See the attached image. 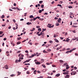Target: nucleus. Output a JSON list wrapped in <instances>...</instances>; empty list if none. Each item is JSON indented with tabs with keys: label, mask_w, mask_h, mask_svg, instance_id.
Segmentation results:
<instances>
[{
	"label": "nucleus",
	"mask_w": 78,
	"mask_h": 78,
	"mask_svg": "<svg viewBox=\"0 0 78 78\" xmlns=\"http://www.w3.org/2000/svg\"><path fill=\"white\" fill-rule=\"evenodd\" d=\"M31 24H32V23L31 22H28L27 23V24L28 25H31Z\"/></svg>",
	"instance_id": "0eeeda50"
},
{
	"label": "nucleus",
	"mask_w": 78,
	"mask_h": 78,
	"mask_svg": "<svg viewBox=\"0 0 78 78\" xmlns=\"http://www.w3.org/2000/svg\"><path fill=\"white\" fill-rule=\"evenodd\" d=\"M36 72H37V70H35L34 71V74H36Z\"/></svg>",
	"instance_id": "a211bd4d"
},
{
	"label": "nucleus",
	"mask_w": 78,
	"mask_h": 78,
	"mask_svg": "<svg viewBox=\"0 0 78 78\" xmlns=\"http://www.w3.org/2000/svg\"><path fill=\"white\" fill-rule=\"evenodd\" d=\"M11 9H16L17 7L16 8V7L12 8Z\"/></svg>",
	"instance_id": "c85d7f7f"
},
{
	"label": "nucleus",
	"mask_w": 78,
	"mask_h": 78,
	"mask_svg": "<svg viewBox=\"0 0 78 78\" xmlns=\"http://www.w3.org/2000/svg\"><path fill=\"white\" fill-rule=\"evenodd\" d=\"M26 40H24V41H22V42H26Z\"/></svg>",
	"instance_id": "e2e57ef3"
},
{
	"label": "nucleus",
	"mask_w": 78,
	"mask_h": 78,
	"mask_svg": "<svg viewBox=\"0 0 78 78\" xmlns=\"http://www.w3.org/2000/svg\"><path fill=\"white\" fill-rule=\"evenodd\" d=\"M30 18H34V16L33 15H31L29 16Z\"/></svg>",
	"instance_id": "6ab92c4d"
},
{
	"label": "nucleus",
	"mask_w": 78,
	"mask_h": 78,
	"mask_svg": "<svg viewBox=\"0 0 78 78\" xmlns=\"http://www.w3.org/2000/svg\"><path fill=\"white\" fill-rule=\"evenodd\" d=\"M56 37V34H54V37Z\"/></svg>",
	"instance_id": "3c124183"
},
{
	"label": "nucleus",
	"mask_w": 78,
	"mask_h": 78,
	"mask_svg": "<svg viewBox=\"0 0 78 78\" xmlns=\"http://www.w3.org/2000/svg\"><path fill=\"white\" fill-rule=\"evenodd\" d=\"M67 63H64V66H66V65H67Z\"/></svg>",
	"instance_id": "0e129e2a"
},
{
	"label": "nucleus",
	"mask_w": 78,
	"mask_h": 78,
	"mask_svg": "<svg viewBox=\"0 0 78 78\" xmlns=\"http://www.w3.org/2000/svg\"><path fill=\"white\" fill-rule=\"evenodd\" d=\"M51 51V50L50 49H48V51Z\"/></svg>",
	"instance_id": "5fc2aeb1"
},
{
	"label": "nucleus",
	"mask_w": 78,
	"mask_h": 78,
	"mask_svg": "<svg viewBox=\"0 0 78 78\" xmlns=\"http://www.w3.org/2000/svg\"><path fill=\"white\" fill-rule=\"evenodd\" d=\"M21 60L19 59L18 60V62H20V61H21Z\"/></svg>",
	"instance_id": "338daca9"
},
{
	"label": "nucleus",
	"mask_w": 78,
	"mask_h": 78,
	"mask_svg": "<svg viewBox=\"0 0 78 78\" xmlns=\"http://www.w3.org/2000/svg\"><path fill=\"white\" fill-rule=\"evenodd\" d=\"M47 70V69H44L43 70V72H46Z\"/></svg>",
	"instance_id": "dca6fc26"
},
{
	"label": "nucleus",
	"mask_w": 78,
	"mask_h": 78,
	"mask_svg": "<svg viewBox=\"0 0 78 78\" xmlns=\"http://www.w3.org/2000/svg\"><path fill=\"white\" fill-rule=\"evenodd\" d=\"M21 52L20 51H18L17 52V53H20Z\"/></svg>",
	"instance_id": "de8ad7c7"
},
{
	"label": "nucleus",
	"mask_w": 78,
	"mask_h": 78,
	"mask_svg": "<svg viewBox=\"0 0 78 78\" xmlns=\"http://www.w3.org/2000/svg\"><path fill=\"white\" fill-rule=\"evenodd\" d=\"M73 15V13H72V12H70L69 15L70 16H72Z\"/></svg>",
	"instance_id": "09e8293b"
},
{
	"label": "nucleus",
	"mask_w": 78,
	"mask_h": 78,
	"mask_svg": "<svg viewBox=\"0 0 78 78\" xmlns=\"http://www.w3.org/2000/svg\"><path fill=\"white\" fill-rule=\"evenodd\" d=\"M55 76H57V77H58V76H60V74L58 73L56 75H55Z\"/></svg>",
	"instance_id": "6e6552de"
},
{
	"label": "nucleus",
	"mask_w": 78,
	"mask_h": 78,
	"mask_svg": "<svg viewBox=\"0 0 78 78\" xmlns=\"http://www.w3.org/2000/svg\"><path fill=\"white\" fill-rule=\"evenodd\" d=\"M41 61L42 62H44V59H41Z\"/></svg>",
	"instance_id": "37998d69"
},
{
	"label": "nucleus",
	"mask_w": 78,
	"mask_h": 78,
	"mask_svg": "<svg viewBox=\"0 0 78 78\" xmlns=\"http://www.w3.org/2000/svg\"><path fill=\"white\" fill-rule=\"evenodd\" d=\"M63 75H67V74H69V73L65 72L63 73Z\"/></svg>",
	"instance_id": "9d476101"
},
{
	"label": "nucleus",
	"mask_w": 78,
	"mask_h": 78,
	"mask_svg": "<svg viewBox=\"0 0 78 78\" xmlns=\"http://www.w3.org/2000/svg\"><path fill=\"white\" fill-rule=\"evenodd\" d=\"M69 53H71V51L70 50L69 51H66V54H69Z\"/></svg>",
	"instance_id": "423d86ee"
},
{
	"label": "nucleus",
	"mask_w": 78,
	"mask_h": 78,
	"mask_svg": "<svg viewBox=\"0 0 78 78\" xmlns=\"http://www.w3.org/2000/svg\"><path fill=\"white\" fill-rule=\"evenodd\" d=\"M41 55V53H39L38 55H37V56H40Z\"/></svg>",
	"instance_id": "2f4dec72"
},
{
	"label": "nucleus",
	"mask_w": 78,
	"mask_h": 78,
	"mask_svg": "<svg viewBox=\"0 0 78 78\" xmlns=\"http://www.w3.org/2000/svg\"><path fill=\"white\" fill-rule=\"evenodd\" d=\"M75 55L76 56H78V53H75Z\"/></svg>",
	"instance_id": "13d9d810"
},
{
	"label": "nucleus",
	"mask_w": 78,
	"mask_h": 78,
	"mask_svg": "<svg viewBox=\"0 0 78 78\" xmlns=\"http://www.w3.org/2000/svg\"><path fill=\"white\" fill-rule=\"evenodd\" d=\"M15 62V63H17V62H18V59L16 60Z\"/></svg>",
	"instance_id": "a878e982"
},
{
	"label": "nucleus",
	"mask_w": 78,
	"mask_h": 78,
	"mask_svg": "<svg viewBox=\"0 0 78 78\" xmlns=\"http://www.w3.org/2000/svg\"><path fill=\"white\" fill-rule=\"evenodd\" d=\"M45 35V33H42L41 32V35L42 36H44Z\"/></svg>",
	"instance_id": "4be33fe9"
},
{
	"label": "nucleus",
	"mask_w": 78,
	"mask_h": 78,
	"mask_svg": "<svg viewBox=\"0 0 78 78\" xmlns=\"http://www.w3.org/2000/svg\"><path fill=\"white\" fill-rule=\"evenodd\" d=\"M55 42H57V43L59 42V41H58V40H57L56 39H55Z\"/></svg>",
	"instance_id": "aec40b11"
},
{
	"label": "nucleus",
	"mask_w": 78,
	"mask_h": 78,
	"mask_svg": "<svg viewBox=\"0 0 78 78\" xmlns=\"http://www.w3.org/2000/svg\"><path fill=\"white\" fill-rule=\"evenodd\" d=\"M43 53H47V52L46 51H45V50H44V51H43Z\"/></svg>",
	"instance_id": "49530a36"
},
{
	"label": "nucleus",
	"mask_w": 78,
	"mask_h": 78,
	"mask_svg": "<svg viewBox=\"0 0 78 78\" xmlns=\"http://www.w3.org/2000/svg\"><path fill=\"white\" fill-rule=\"evenodd\" d=\"M11 26H10L8 27V29H11Z\"/></svg>",
	"instance_id": "680f3d73"
},
{
	"label": "nucleus",
	"mask_w": 78,
	"mask_h": 78,
	"mask_svg": "<svg viewBox=\"0 0 78 78\" xmlns=\"http://www.w3.org/2000/svg\"><path fill=\"white\" fill-rule=\"evenodd\" d=\"M55 20H58V18L56 17H55Z\"/></svg>",
	"instance_id": "4d7b16f0"
},
{
	"label": "nucleus",
	"mask_w": 78,
	"mask_h": 78,
	"mask_svg": "<svg viewBox=\"0 0 78 78\" xmlns=\"http://www.w3.org/2000/svg\"><path fill=\"white\" fill-rule=\"evenodd\" d=\"M69 8H73V7L72 6H68Z\"/></svg>",
	"instance_id": "79ce46f5"
},
{
	"label": "nucleus",
	"mask_w": 78,
	"mask_h": 78,
	"mask_svg": "<svg viewBox=\"0 0 78 78\" xmlns=\"http://www.w3.org/2000/svg\"><path fill=\"white\" fill-rule=\"evenodd\" d=\"M57 6H60V7H62V5L60 4H58L57 5Z\"/></svg>",
	"instance_id": "f704fd0d"
},
{
	"label": "nucleus",
	"mask_w": 78,
	"mask_h": 78,
	"mask_svg": "<svg viewBox=\"0 0 78 78\" xmlns=\"http://www.w3.org/2000/svg\"><path fill=\"white\" fill-rule=\"evenodd\" d=\"M72 31L73 33H76V32H75V30H73Z\"/></svg>",
	"instance_id": "bf43d9fd"
},
{
	"label": "nucleus",
	"mask_w": 78,
	"mask_h": 78,
	"mask_svg": "<svg viewBox=\"0 0 78 78\" xmlns=\"http://www.w3.org/2000/svg\"><path fill=\"white\" fill-rule=\"evenodd\" d=\"M41 34H42V32H41L40 33V34H38V36H41Z\"/></svg>",
	"instance_id": "4c0bfd02"
},
{
	"label": "nucleus",
	"mask_w": 78,
	"mask_h": 78,
	"mask_svg": "<svg viewBox=\"0 0 78 78\" xmlns=\"http://www.w3.org/2000/svg\"><path fill=\"white\" fill-rule=\"evenodd\" d=\"M61 20H57V22H58V23H61Z\"/></svg>",
	"instance_id": "b1692460"
},
{
	"label": "nucleus",
	"mask_w": 78,
	"mask_h": 78,
	"mask_svg": "<svg viewBox=\"0 0 78 78\" xmlns=\"http://www.w3.org/2000/svg\"><path fill=\"white\" fill-rule=\"evenodd\" d=\"M17 73H18L17 75L18 76H19V75H20V74H21V72H19L18 71Z\"/></svg>",
	"instance_id": "9b49d317"
},
{
	"label": "nucleus",
	"mask_w": 78,
	"mask_h": 78,
	"mask_svg": "<svg viewBox=\"0 0 78 78\" xmlns=\"http://www.w3.org/2000/svg\"><path fill=\"white\" fill-rule=\"evenodd\" d=\"M70 77V76L69 74H67L66 75V76H65V78H69Z\"/></svg>",
	"instance_id": "20e7f679"
},
{
	"label": "nucleus",
	"mask_w": 78,
	"mask_h": 78,
	"mask_svg": "<svg viewBox=\"0 0 78 78\" xmlns=\"http://www.w3.org/2000/svg\"><path fill=\"white\" fill-rule=\"evenodd\" d=\"M45 46H46V48H47L49 47V45L48 44H47V45H45Z\"/></svg>",
	"instance_id": "7c9ffc66"
},
{
	"label": "nucleus",
	"mask_w": 78,
	"mask_h": 78,
	"mask_svg": "<svg viewBox=\"0 0 78 78\" xmlns=\"http://www.w3.org/2000/svg\"><path fill=\"white\" fill-rule=\"evenodd\" d=\"M36 28H40V26H37L36 27Z\"/></svg>",
	"instance_id": "864d4df0"
},
{
	"label": "nucleus",
	"mask_w": 78,
	"mask_h": 78,
	"mask_svg": "<svg viewBox=\"0 0 78 78\" xmlns=\"http://www.w3.org/2000/svg\"><path fill=\"white\" fill-rule=\"evenodd\" d=\"M5 35V34H3L1 35H0V37H2L3 36Z\"/></svg>",
	"instance_id": "412c9836"
},
{
	"label": "nucleus",
	"mask_w": 78,
	"mask_h": 78,
	"mask_svg": "<svg viewBox=\"0 0 78 78\" xmlns=\"http://www.w3.org/2000/svg\"><path fill=\"white\" fill-rule=\"evenodd\" d=\"M76 72H73V75H76Z\"/></svg>",
	"instance_id": "c756f323"
},
{
	"label": "nucleus",
	"mask_w": 78,
	"mask_h": 78,
	"mask_svg": "<svg viewBox=\"0 0 78 78\" xmlns=\"http://www.w3.org/2000/svg\"><path fill=\"white\" fill-rule=\"evenodd\" d=\"M44 31H46V29L45 28V29H43V31H41L42 33H43V32H44Z\"/></svg>",
	"instance_id": "ddd939ff"
},
{
	"label": "nucleus",
	"mask_w": 78,
	"mask_h": 78,
	"mask_svg": "<svg viewBox=\"0 0 78 78\" xmlns=\"http://www.w3.org/2000/svg\"><path fill=\"white\" fill-rule=\"evenodd\" d=\"M5 17V16L3 15L1 17V18L2 19H3Z\"/></svg>",
	"instance_id": "393cba45"
},
{
	"label": "nucleus",
	"mask_w": 78,
	"mask_h": 78,
	"mask_svg": "<svg viewBox=\"0 0 78 78\" xmlns=\"http://www.w3.org/2000/svg\"><path fill=\"white\" fill-rule=\"evenodd\" d=\"M15 76V74H12L10 75V76L11 77H12L13 76Z\"/></svg>",
	"instance_id": "f3484780"
},
{
	"label": "nucleus",
	"mask_w": 78,
	"mask_h": 78,
	"mask_svg": "<svg viewBox=\"0 0 78 78\" xmlns=\"http://www.w3.org/2000/svg\"><path fill=\"white\" fill-rule=\"evenodd\" d=\"M35 64H36L37 65H39L41 64V62H35Z\"/></svg>",
	"instance_id": "1a4fd4ad"
},
{
	"label": "nucleus",
	"mask_w": 78,
	"mask_h": 78,
	"mask_svg": "<svg viewBox=\"0 0 78 78\" xmlns=\"http://www.w3.org/2000/svg\"><path fill=\"white\" fill-rule=\"evenodd\" d=\"M55 25L56 26H59V23H56Z\"/></svg>",
	"instance_id": "2eb2a0df"
},
{
	"label": "nucleus",
	"mask_w": 78,
	"mask_h": 78,
	"mask_svg": "<svg viewBox=\"0 0 78 78\" xmlns=\"http://www.w3.org/2000/svg\"><path fill=\"white\" fill-rule=\"evenodd\" d=\"M25 52L27 53H28V50H26L25 51Z\"/></svg>",
	"instance_id": "a18cd8bd"
},
{
	"label": "nucleus",
	"mask_w": 78,
	"mask_h": 78,
	"mask_svg": "<svg viewBox=\"0 0 78 78\" xmlns=\"http://www.w3.org/2000/svg\"><path fill=\"white\" fill-rule=\"evenodd\" d=\"M26 73L27 74H30V72H29L28 71H27L26 72Z\"/></svg>",
	"instance_id": "ea45409f"
},
{
	"label": "nucleus",
	"mask_w": 78,
	"mask_h": 78,
	"mask_svg": "<svg viewBox=\"0 0 78 78\" xmlns=\"http://www.w3.org/2000/svg\"><path fill=\"white\" fill-rule=\"evenodd\" d=\"M70 50V48H69L66 49V50Z\"/></svg>",
	"instance_id": "603ef678"
},
{
	"label": "nucleus",
	"mask_w": 78,
	"mask_h": 78,
	"mask_svg": "<svg viewBox=\"0 0 78 78\" xmlns=\"http://www.w3.org/2000/svg\"><path fill=\"white\" fill-rule=\"evenodd\" d=\"M42 66L44 68H46V66H45V65L42 64Z\"/></svg>",
	"instance_id": "f8f14e48"
},
{
	"label": "nucleus",
	"mask_w": 78,
	"mask_h": 78,
	"mask_svg": "<svg viewBox=\"0 0 78 78\" xmlns=\"http://www.w3.org/2000/svg\"><path fill=\"white\" fill-rule=\"evenodd\" d=\"M47 27H48V28H53V27H54V25H52V26H51V24H48V25L47 26Z\"/></svg>",
	"instance_id": "f257e3e1"
},
{
	"label": "nucleus",
	"mask_w": 78,
	"mask_h": 78,
	"mask_svg": "<svg viewBox=\"0 0 78 78\" xmlns=\"http://www.w3.org/2000/svg\"><path fill=\"white\" fill-rule=\"evenodd\" d=\"M37 72L38 73H41V71H39V70L37 71Z\"/></svg>",
	"instance_id": "8fccbe9b"
},
{
	"label": "nucleus",
	"mask_w": 78,
	"mask_h": 78,
	"mask_svg": "<svg viewBox=\"0 0 78 78\" xmlns=\"http://www.w3.org/2000/svg\"><path fill=\"white\" fill-rule=\"evenodd\" d=\"M76 48H73L72 49H71L70 50V51H71V52H72V51H73L74 50H76Z\"/></svg>",
	"instance_id": "39448f33"
},
{
	"label": "nucleus",
	"mask_w": 78,
	"mask_h": 78,
	"mask_svg": "<svg viewBox=\"0 0 78 78\" xmlns=\"http://www.w3.org/2000/svg\"><path fill=\"white\" fill-rule=\"evenodd\" d=\"M39 13H41L42 12V10H40L39 11Z\"/></svg>",
	"instance_id": "a19ab883"
},
{
	"label": "nucleus",
	"mask_w": 78,
	"mask_h": 78,
	"mask_svg": "<svg viewBox=\"0 0 78 78\" xmlns=\"http://www.w3.org/2000/svg\"><path fill=\"white\" fill-rule=\"evenodd\" d=\"M4 41H6V38H5L3 39Z\"/></svg>",
	"instance_id": "774afa93"
},
{
	"label": "nucleus",
	"mask_w": 78,
	"mask_h": 78,
	"mask_svg": "<svg viewBox=\"0 0 78 78\" xmlns=\"http://www.w3.org/2000/svg\"><path fill=\"white\" fill-rule=\"evenodd\" d=\"M66 42H68V41H69V38H68L66 39Z\"/></svg>",
	"instance_id": "bb28decb"
},
{
	"label": "nucleus",
	"mask_w": 78,
	"mask_h": 78,
	"mask_svg": "<svg viewBox=\"0 0 78 78\" xmlns=\"http://www.w3.org/2000/svg\"><path fill=\"white\" fill-rule=\"evenodd\" d=\"M22 39V38L21 37H19L17 38V39L18 41H20V40Z\"/></svg>",
	"instance_id": "4468645a"
},
{
	"label": "nucleus",
	"mask_w": 78,
	"mask_h": 78,
	"mask_svg": "<svg viewBox=\"0 0 78 78\" xmlns=\"http://www.w3.org/2000/svg\"><path fill=\"white\" fill-rule=\"evenodd\" d=\"M59 62H64V61H63V60H59Z\"/></svg>",
	"instance_id": "58836bf2"
},
{
	"label": "nucleus",
	"mask_w": 78,
	"mask_h": 78,
	"mask_svg": "<svg viewBox=\"0 0 78 78\" xmlns=\"http://www.w3.org/2000/svg\"><path fill=\"white\" fill-rule=\"evenodd\" d=\"M66 48H63V49L62 50V51H64V50H65Z\"/></svg>",
	"instance_id": "69168bd1"
},
{
	"label": "nucleus",
	"mask_w": 78,
	"mask_h": 78,
	"mask_svg": "<svg viewBox=\"0 0 78 78\" xmlns=\"http://www.w3.org/2000/svg\"><path fill=\"white\" fill-rule=\"evenodd\" d=\"M44 5H41V8H44Z\"/></svg>",
	"instance_id": "e433bc0d"
},
{
	"label": "nucleus",
	"mask_w": 78,
	"mask_h": 78,
	"mask_svg": "<svg viewBox=\"0 0 78 78\" xmlns=\"http://www.w3.org/2000/svg\"><path fill=\"white\" fill-rule=\"evenodd\" d=\"M39 3H43V1H39Z\"/></svg>",
	"instance_id": "c9c22d12"
},
{
	"label": "nucleus",
	"mask_w": 78,
	"mask_h": 78,
	"mask_svg": "<svg viewBox=\"0 0 78 78\" xmlns=\"http://www.w3.org/2000/svg\"><path fill=\"white\" fill-rule=\"evenodd\" d=\"M40 33V32H39V31L37 32L36 34H39Z\"/></svg>",
	"instance_id": "6e6d98bb"
},
{
	"label": "nucleus",
	"mask_w": 78,
	"mask_h": 78,
	"mask_svg": "<svg viewBox=\"0 0 78 78\" xmlns=\"http://www.w3.org/2000/svg\"><path fill=\"white\" fill-rule=\"evenodd\" d=\"M38 30L39 31H41V28H39V29H38Z\"/></svg>",
	"instance_id": "473e14b6"
},
{
	"label": "nucleus",
	"mask_w": 78,
	"mask_h": 78,
	"mask_svg": "<svg viewBox=\"0 0 78 78\" xmlns=\"http://www.w3.org/2000/svg\"><path fill=\"white\" fill-rule=\"evenodd\" d=\"M69 68H70V67H69V66L66 67V69L67 70H68L69 69Z\"/></svg>",
	"instance_id": "72a5a7b5"
},
{
	"label": "nucleus",
	"mask_w": 78,
	"mask_h": 78,
	"mask_svg": "<svg viewBox=\"0 0 78 78\" xmlns=\"http://www.w3.org/2000/svg\"><path fill=\"white\" fill-rule=\"evenodd\" d=\"M21 43V42H20V41H19L17 42V44L18 45H19V44H20Z\"/></svg>",
	"instance_id": "cd10ccee"
},
{
	"label": "nucleus",
	"mask_w": 78,
	"mask_h": 78,
	"mask_svg": "<svg viewBox=\"0 0 78 78\" xmlns=\"http://www.w3.org/2000/svg\"><path fill=\"white\" fill-rule=\"evenodd\" d=\"M76 39H77V40H76V41H78V37L75 38H72V40L73 41H75V40H76Z\"/></svg>",
	"instance_id": "7ed1b4c3"
},
{
	"label": "nucleus",
	"mask_w": 78,
	"mask_h": 78,
	"mask_svg": "<svg viewBox=\"0 0 78 78\" xmlns=\"http://www.w3.org/2000/svg\"><path fill=\"white\" fill-rule=\"evenodd\" d=\"M49 42L51 44H52V43H53V41H49Z\"/></svg>",
	"instance_id": "c03bdc74"
},
{
	"label": "nucleus",
	"mask_w": 78,
	"mask_h": 78,
	"mask_svg": "<svg viewBox=\"0 0 78 78\" xmlns=\"http://www.w3.org/2000/svg\"><path fill=\"white\" fill-rule=\"evenodd\" d=\"M3 33V32L2 31H0V35L1 34H2Z\"/></svg>",
	"instance_id": "5701e85b"
},
{
	"label": "nucleus",
	"mask_w": 78,
	"mask_h": 78,
	"mask_svg": "<svg viewBox=\"0 0 78 78\" xmlns=\"http://www.w3.org/2000/svg\"><path fill=\"white\" fill-rule=\"evenodd\" d=\"M21 55H22V54H20L19 55H18V57H20V56H21Z\"/></svg>",
	"instance_id": "052dcab7"
},
{
	"label": "nucleus",
	"mask_w": 78,
	"mask_h": 78,
	"mask_svg": "<svg viewBox=\"0 0 78 78\" xmlns=\"http://www.w3.org/2000/svg\"><path fill=\"white\" fill-rule=\"evenodd\" d=\"M40 19V17H39V16H37L36 18H34L33 19V20H36V19Z\"/></svg>",
	"instance_id": "f03ea898"
}]
</instances>
